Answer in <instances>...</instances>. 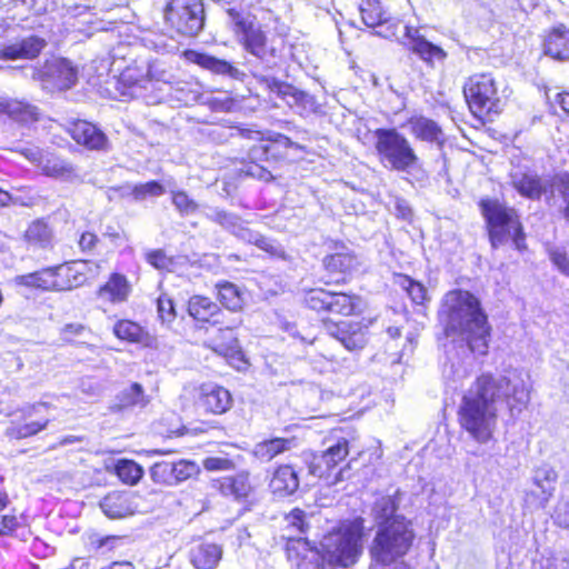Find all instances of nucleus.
I'll use <instances>...</instances> for the list:
<instances>
[{
  "instance_id": "obj_1",
  "label": "nucleus",
  "mask_w": 569,
  "mask_h": 569,
  "mask_svg": "<svg viewBox=\"0 0 569 569\" xmlns=\"http://www.w3.org/2000/svg\"><path fill=\"white\" fill-rule=\"evenodd\" d=\"M506 401L511 416L519 415L530 401L529 389L520 373L509 377L481 375L465 393L459 422L473 440L488 442L497 426L498 405Z\"/></svg>"
},
{
  "instance_id": "obj_2",
  "label": "nucleus",
  "mask_w": 569,
  "mask_h": 569,
  "mask_svg": "<svg viewBox=\"0 0 569 569\" xmlns=\"http://www.w3.org/2000/svg\"><path fill=\"white\" fill-rule=\"evenodd\" d=\"M440 315L448 337L457 335L472 353L487 355L491 328L476 296L461 289L447 292Z\"/></svg>"
},
{
  "instance_id": "obj_3",
  "label": "nucleus",
  "mask_w": 569,
  "mask_h": 569,
  "mask_svg": "<svg viewBox=\"0 0 569 569\" xmlns=\"http://www.w3.org/2000/svg\"><path fill=\"white\" fill-rule=\"evenodd\" d=\"M415 539L412 523L405 517L378 525L369 548L371 561H405Z\"/></svg>"
},
{
  "instance_id": "obj_4",
  "label": "nucleus",
  "mask_w": 569,
  "mask_h": 569,
  "mask_svg": "<svg viewBox=\"0 0 569 569\" xmlns=\"http://www.w3.org/2000/svg\"><path fill=\"white\" fill-rule=\"evenodd\" d=\"M362 530L360 521H346L323 537L320 548L329 568H348L357 562L361 553Z\"/></svg>"
},
{
  "instance_id": "obj_5",
  "label": "nucleus",
  "mask_w": 569,
  "mask_h": 569,
  "mask_svg": "<svg viewBox=\"0 0 569 569\" xmlns=\"http://www.w3.org/2000/svg\"><path fill=\"white\" fill-rule=\"evenodd\" d=\"M480 206L487 220L492 248H498L510 240L517 250L526 248L522 226L513 208L497 200H482Z\"/></svg>"
},
{
  "instance_id": "obj_6",
  "label": "nucleus",
  "mask_w": 569,
  "mask_h": 569,
  "mask_svg": "<svg viewBox=\"0 0 569 569\" xmlns=\"http://www.w3.org/2000/svg\"><path fill=\"white\" fill-rule=\"evenodd\" d=\"M376 150L383 167L408 171L418 162V156L408 139L396 129H377L375 131Z\"/></svg>"
},
{
  "instance_id": "obj_7",
  "label": "nucleus",
  "mask_w": 569,
  "mask_h": 569,
  "mask_svg": "<svg viewBox=\"0 0 569 569\" xmlns=\"http://www.w3.org/2000/svg\"><path fill=\"white\" fill-rule=\"evenodd\" d=\"M463 94L470 111L478 118L498 113L501 109L496 82L488 73L471 76L463 86Z\"/></svg>"
},
{
  "instance_id": "obj_8",
  "label": "nucleus",
  "mask_w": 569,
  "mask_h": 569,
  "mask_svg": "<svg viewBox=\"0 0 569 569\" xmlns=\"http://www.w3.org/2000/svg\"><path fill=\"white\" fill-rule=\"evenodd\" d=\"M352 440L351 433L345 435L342 430H333L323 441L326 449L313 457L311 473L329 479L330 473L347 458Z\"/></svg>"
},
{
  "instance_id": "obj_9",
  "label": "nucleus",
  "mask_w": 569,
  "mask_h": 569,
  "mask_svg": "<svg viewBox=\"0 0 569 569\" xmlns=\"http://www.w3.org/2000/svg\"><path fill=\"white\" fill-rule=\"evenodd\" d=\"M305 302L317 311H328L335 315L351 316L360 312L362 301L357 296L342 292H331L325 289H311L306 293Z\"/></svg>"
},
{
  "instance_id": "obj_10",
  "label": "nucleus",
  "mask_w": 569,
  "mask_h": 569,
  "mask_svg": "<svg viewBox=\"0 0 569 569\" xmlns=\"http://www.w3.org/2000/svg\"><path fill=\"white\" fill-rule=\"evenodd\" d=\"M166 18L180 33L196 36L203 27V4L200 0H173L167 6Z\"/></svg>"
},
{
  "instance_id": "obj_11",
  "label": "nucleus",
  "mask_w": 569,
  "mask_h": 569,
  "mask_svg": "<svg viewBox=\"0 0 569 569\" xmlns=\"http://www.w3.org/2000/svg\"><path fill=\"white\" fill-rule=\"evenodd\" d=\"M233 31L247 51L257 57L267 68L277 64L274 49L267 48V39L260 28L237 16Z\"/></svg>"
},
{
  "instance_id": "obj_12",
  "label": "nucleus",
  "mask_w": 569,
  "mask_h": 569,
  "mask_svg": "<svg viewBox=\"0 0 569 569\" xmlns=\"http://www.w3.org/2000/svg\"><path fill=\"white\" fill-rule=\"evenodd\" d=\"M198 471V466L188 460L159 461L150 468V477L156 483L174 486L191 478Z\"/></svg>"
},
{
  "instance_id": "obj_13",
  "label": "nucleus",
  "mask_w": 569,
  "mask_h": 569,
  "mask_svg": "<svg viewBox=\"0 0 569 569\" xmlns=\"http://www.w3.org/2000/svg\"><path fill=\"white\" fill-rule=\"evenodd\" d=\"M328 333L350 350L362 349L368 342V325L362 321H341L327 326Z\"/></svg>"
},
{
  "instance_id": "obj_14",
  "label": "nucleus",
  "mask_w": 569,
  "mask_h": 569,
  "mask_svg": "<svg viewBox=\"0 0 569 569\" xmlns=\"http://www.w3.org/2000/svg\"><path fill=\"white\" fill-rule=\"evenodd\" d=\"M196 405L204 412L221 415L231 408L232 397L226 388L207 383L199 387Z\"/></svg>"
},
{
  "instance_id": "obj_15",
  "label": "nucleus",
  "mask_w": 569,
  "mask_h": 569,
  "mask_svg": "<svg viewBox=\"0 0 569 569\" xmlns=\"http://www.w3.org/2000/svg\"><path fill=\"white\" fill-rule=\"evenodd\" d=\"M100 266L91 261H76L70 264L56 267L58 291L71 290L82 286L88 273L96 274Z\"/></svg>"
},
{
  "instance_id": "obj_16",
  "label": "nucleus",
  "mask_w": 569,
  "mask_h": 569,
  "mask_svg": "<svg viewBox=\"0 0 569 569\" xmlns=\"http://www.w3.org/2000/svg\"><path fill=\"white\" fill-rule=\"evenodd\" d=\"M288 557L296 560L297 569H333L329 568L321 548L311 547L300 538L288 547Z\"/></svg>"
},
{
  "instance_id": "obj_17",
  "label": "nucleus",
  "mask_w": 569,
  "mask_h": 569,
  "mask_svg": "<svg viewBox=\"0 0 569 569\" xmlns=\"http://www.w3.org/2000/svg\"><path fill=\"white\" fill-rule=\"evenodd\" d=\"M42 81L47 88L67 90L76 83L77 71L70 61L53 59L46 63Z\"/></svg>"
},
{
  "instance_id": "obj_18",
  "label": "nucleus",
  "mask_w": 569,
  "mask_h": 569,
  "mask_svg": "<svg viewBox=\"0 0 569 569\" xmlns=\"http://www.w3.org/2000/svg\"><path fill=\"white\" fill-rule=\"evenodd\" d=\"M121 79L129 82L132 88H148V84L164 83L170 84L174 80V74L164 62L153 61L148 66L147 74L143 78L136 76V70L128 68L122 74Z\"/></svg>"
},
{
  "instance_id": "obj_19",
  "label": "nucleus",
  "mask_w": 569,
  "mask_h": 569,
  "mask_svg": "<svg viewBox=\"0 0 569 569\" xmlns=\"http://www.w3.org/2000/svg\"><path fill=\"white\" fill-rule=\"evenodd\" d=\"M183 57L187 61L196 63L216 74L228 76L232 79H241L243 76V73L230 62L203 52L186 50Z\"/></svg>"
},
{
  "instance_id": "obj_20",
  "label": "nucleus",
  "mask_w": 569,
  "mask_h": 569,
  "mask_svg": "<svg viewBox=\"0 0 569 569\" xmlns=\"http://www.w3.org/2000/svg\"><path fill=\"white\" fill-rule=\"evenodd\" d=\"M405 37L407 39L406 46L408 49L418 54L422 60L431 62L435 59H445V51L440 47L427 41L425 37L420 34L419 29L406 26Z\"/></svg>"
},
{
  "instance_id": "obj_21",
  "label": "nucleus",
  "mask_w": 569,
  "mask_h": 569,
  "mask_svg": "<svg viewBox=\"0 0 569 569\" xmlns=\"http://www.w3.org/2000/svg\"><path fill=\"white\" fill-rule=\"evenodd\" d=\"M71 137L79 143L89 149H103L107 144V137L94 124L77 120L69 128Z\"/></svg>"
},
{
  "instance_id": "obj_22",
  "label": "nucleus",
  "mask_w": 569,
  "mask_h": 569,
  "mask_svg": "<svg viewBox=\"0 0 569 569\" xmlns=\"http://www.w3.org/2000/svg\"><path fill=\"white\" fill-rule=\"evenodd\" d=\"M543 49L555 60H569V29L562 23L552 27L545 39Z\"/></svg>"
},
{
  "instance_id": "obj_23",
  "label": "nucleus",
  "mask_w": 569,
  "mask_h": 569,
  "mask_svg": "<svg viewBox=\"0 0 569 569\" xmlns=\"http://www.w3.org/2000/svg\"><path fill=\"white\" fill-rule=\"evenodd\" d=\"M218 489L223 496L232 497L238 501L247 500L253 492V486L247 471L220 479L218 481Z\"/></svg>"
},
{
  "instance_id": "obj_24",
  "label": "nucleus",
  "mask_w": 569,
  "mask_h": 569,
  "mask_svg": "<svg viewBox=\"0 0 569 569\" xmlns=\"http://www.w3.org/2000/svg\"><path fill=\"white\" fill-rule=\"evenodd\" d=\"M269 487L279 497L295 493L299 488V477L290 465L279 466L272 473Z\"/></svg>"
},
{
  "instance_id": "obj_25",
  "label": "nucleus",
  "mask_w": 569,
  "mask_h": 569,
  "mask_svg": "<svg viewBox=\"0 0 569 569\" xmlns=\"http://www.w3.org/2000/svg\"><path fill=\"white\" fill-rule=\"evenodd\" d=\"M513 188L523 197L529 199H538L542 193V184L539 177L520 168L513 169L510 173Z\"/></svg>"
},
{
  "instance_id": "obj_26",
  "label": "nucleus",
  "mask_w": 569,
  "mask_h": 569,
  "mask_svg": "<svg viewBox=\"0 0 569 569\" xmlns=\"http://www.w3.org/2000/svg\"><path fill=\"white\" fill-rule=\"evenodd\" d=\"M222 547L217 543L202 542L190 551V561L197 569H214L222 558Z\"/></svg>"
},
{
  "instance_id": "obj_27",
  "label": "nucleus",
  "mask_w": 569,
  "mask_h": 569,
  "mask_svg": "<svg viewBox=\"0 0 569 569\" xmlns=\"http://www.w3.org/2000/svg\"><path fill=\"white\" fill-rule=\"evenodd\" d=\"M103 513L111 519L124 518L133 513L130 497L127 493L113 491L100 502Z\"/></svg>"
},
{
  "instance_id": "obj_28",
  "label": "nucleus",
  "mask_w": 569,
  "mask_h": 569,
  "mask_svg": "<svg viewBox=\"0 0 569 569\" xmlns=\"http://www.w3.org/2000/svg\"><path fill=\"white\" fill-rule=\"evenodd\" d=\"M13 282L17 286L28 288L58 291L54 268H47L32 273L17 276L14 277Z\"/></svg>"
},
{
  "instance_id": "obj_29",
  "label": "nucleus",
  "mask_w": 569,
  "mask_h": 569,
  "mask_svg": "<svg viewBox=\"0 0 569 569\" xmlns=\"http://www.w3.org/2000/svg\"><path fill=\"white\" fill-rule=\"evenodd\" d=\"M130 290L126 277L113 273L106 284L98 290V297L104 301L120 303L128 299Z\"/></svg>"
},
{
  "instance_id": "obj_30",
  "label": "nucleus",
  "mask_w": 569,
  "mask_h": 569,
  "mask_svg": "<svg viewBox=\"0 0 569 569\" xmlns=\"http://www.w3.org/2000/svg\"><path fill=\"white\" fill-rule=\"evenodd\" d=\"M0 112L19 122H33L38 119L37 107L17 99H0Z\"/></svg>"
},
{
  "instance_id": "obj_31",
  "label": "nucleus",
  "mask_w": 569,
  "mask_h": 569,
  "mask_svg": "<svg viewBox=\"0 0 569 569\" xmlns=\"http://www.w3.org/2000/svg\"><path fill=\"white\" fill-rule=\"evenodd\" d=\"M149 402L150 397L144 393L143 387L138 382H133L118 393L114 408L117 410L144 408Z\"/></svg>"
},
{
  "instance_id": "obj_32",
  "label": "nucleus",
  "mask_w": 569,
  "mask_h": 569,
  "mask_svg": "<svg viewBox=\"0 0 569 569\" xmlns=\"http://www.w3.org/2000/svg\"><path fill=\"white\" fill-rule=\"evenodd\" d=\"M410 133L419 140L437 142L442 136L440 127L431 119L412 117L408 121Z\"/></svg>"
},
{
  "instance_id": "obj_33",
  "label": "nucleus",
  "mask_w": 569,
  "mask_h": 569,
  "mask_svg": "<svg viewBox=\"0 0 569 569\" xmlns=\"http://www.w3.org/2000/svg\"><path fill=\"white\" fill-rule=\"evenodd\" d=\"M232 234H234L236 237L243 241L254 243L258 248L270 253L271 256L282 258L284 257V251L280 244L253 232L244 224L243 221L240 223L239 229L237 228V230Z\"/></svg>"
},
{
  "instance_id": "obj_34",
  "label": "nucleus",
  "mask_w": 569,
  "mask_h": 569,
  "mask_svg": "<svg viewBox=\"0 0 569 569\" xmlns=\"http://www.w3.org/2000/svg\"><path fill=\"white\" fill-rule=\"evenodd\" d=\"M292 439L273 438L258 442L252 450L253 456L261 461H270L274 457L291 449Z\"/></svg>"
},
{
  "instance_id": "obj_35",
  "label": "nucleus",
  "mask_w": 569,
  "mask_h": 569,
  "mask_svg": "<svg viewBox=\"0 0 569 569\" xmlns=\"http://www.w3.org/2000/svg\"><path fill=\"white\" fill-rule=\"evenodd\" d=\"M39 167L46 176L52 178L72 180L76 177L73 167L57 157H47L46 159H41Z\"/></svg>"
},
{
  "instance_id": "obj_36",
  "label": "nucleus",
  "mask_w": 569,
  "mask_h": 569,
  "mask_svg": "<svg viewBox=\"0 0 569 569\" xmlns=\"http://www.w3.org/2000/svg\"><path fill=\"white\" fill-rule=\"evenodd\" d=\"M188 312L199 321H210L219 313V307L207 297L193 296L189 299Z\"/></svg>"
},
{
  "instance_id": "obj_37",
  "label": "nucleus",
  "mask_w": 569,
  "mask_h": 569,
  "mask_svg": "<svg viewBox=\"0 0 569 569\" xmlns=\"http://www.w3.org/2000/svg\"><path fill=\"white\" fill-rule=\"evenodd\" d=\"M218 298L220 302L229 310L239 311L244 303L243 291L231 282L218 283Z\"/></svg>"
},
{
  "instance_id": "obj_38",
  "label": "nucleus",
  "mask_w": 569,
  "mask_h": 569,
  "mask_svg": "<svg viewBox=\"0 0 569 569\" xmlns=\"http://www.w3.org/2000/svg\"><path fill=\"white\" fill-rule=\"evenodd\" d=\"M359 10L363 23L369 28L381 26L388 21L386 12L377 0H361Z\"/></svg>"
},
{
  "instance_id": "obj_39",
  "label": "nucleus",
  "mask_w": 569,
  "mask_h": 569,
  "mask_svg": "<svg viewBox=\"0 0 569 569\" xmlns=\"http://www.w3.org/2000/svg\"><path fill=\"white\" fill-rule=\"evenodd\" d=\"M113 333L117 338L129 342H146L148 339L143 328L130 320H119L113 326Z\"/></svg>"
},
{
  "instance_id": "obj_40",
  "label": "nucleus",
  "mask_w": 569,
  "mask_h": 569,
  "mask_svg": "<svg viewBox=\"0 0 569 569\" xmlns=\"http://www.w3.org/2000/svg\"><path fill=\"white\" fill-rule=\"evenodd\" d=\"M398 508L396 496H385L375 502L372 513L378 525L392 521L397 516L395 512Z\"/></svg>"
},
{
  "instance_id": "obj_41",
  "label": "nucleus",
  "mask_w": 569,
  "mask_h": 569,
  "mask_svg": "<svg viewBox=\"0 0 569 569\" xmlns=\"http://www.w3.org/2000/svg\"><path fill=\"white\" fill-rule=\"evenodd\" d=\"M356 264V258L349 252H337L326 256L323 266L331 273H346Z\"/></svg>"
},
{
  "instance_id": "obj_42",
  "label": "nucleus",
  "mask_w": 569,
  "mask_h": 569,
  "mask_svg": "<svg viewBox=\"0 0 569 569\" xmlns=\"http://www.w3.org/2000/svg\"><path fill=\"white\" fill-rule=\"evenodd\" d=\"M116 475L127 485H136L143 475V469L133 460L122 459L114 466Z\"/></svg>"
},
{
  "instance_id": "obj_43",
  "label": "nucleus",
  "mask_w": 569,
  "mask_h": 569,
  "mask_svg": "<svg viewBox=\"0 0 569 569\" xmlns=\"http://www.w3.org/2000/svg\"><path fill=\"white\" fill-rule=\"evenodd\" d=\"M206 217L210 221L220 224L223 229L230 231L231 233H233L237 228L239 229V226L242 222L241 218L237 214L219 208H211L208 212H206Z\"/></svg>"
},
{
  "instance_id": "obj_44",
  "label": "nucleus",
  "mask_w": 569,
  "mask_h": 569,
  "mask_svg": "<svg viewBox=\"0 0 569 569\" xmlns=\"http://www.w3.org/2000/svg\"><path fill=\"white\" fill-rule=\"evenodd\" d=\"M52 230L43 220L33 221L26 231V238L30 243L46 246L50 242Z\"/></svg>"
},
{
  "instance_id": "obj_45",
  "label": "nucleus",
  "mask_w": 569,
  "mask_h": 569,
  "mask_svg": "<svg viewBox=\"0 0 569 569\" xmlns=\"http://www.w3.org/2000/svg\"><path fill=\"white\" fill-rule=\"evenodd\" d=\"M557 480V473L556 471L547 466L543 465L539 467L535 471L533 481L542 490L543 493H547L548 496L551 495L553 490V483Z\"/></svg>"
},
{
  "instance_id": "obj_46",
  "label": "nucleus",
  "mask_w": 569,
  "mask_h": 569,
  "mask_svg": "<svg viewBox=\"0 0 569 569\" xmlns=\"http://www.w3.org/2000/svg\"><path fill=\"white\" fill-rule=\"evenodd\" d=\"M171 198L174 208L182 216L192 214L199 208L198 203L193 199H191L184 191L173 190L171 191Z\"/></svg>"
},
{
  "instance_id": "obj_47",
  "label": "nucleus",
  "mask_w": 569,
  "mask_h": 569,
  "mask_svg": "<svg viewBox=\"0 0 569 569\" xmlns=\"http://www.w3.org/2000/svg\"><path fill=\"white\" fill-rule=\"evenodd\" d=\"M399 283L415 303L421 305L427 299V289L421 283L413 281L409 277H401Z\"/></svg>"
},
{
  "instance_id": "obj_48",
  "label": "nucleus",
  "mask_w": 569,
  "mask_h": 569,
  "mask_svg": "<svg viewBox=\"0 0 569 569\" xmlns=\"http://www.w3.org/2000/svg\"><path fill=\"white\" fill-rule=\"evenodd\" d=\"M163 193V186L157 181H149L146 183L137 184L132 189V194L136 200H144L147 197H159Z\"/></svg>"
},
{
  "instance_id": "obj_49",
  "label": "nucleus",
  "mask_w": 569,
  "mask_h": 569,
  "mask_svg": "<svg viewBox=\"0 0 569 569\" xmlns=\"http://www.w3.org/2000/svg\"><path fill=\"white\" fill-rule=\"evenodd\" d=\"M158 316L162 323H171L176 319L172 299L168 295H160L157 299Z\"/></svg>"
},
{
  "instance_id": "obj_50",
  "label": "nucleus",
  "mask_w": 569,
  "mask_h": 569,
  "mask_svg": "<svg viewBox=\"0 0 569 569\" xmlns=\"http://www.w3.org/2000/svg\"><path fill=\"white\" fill-rule=\"evenodd\" d=\"M244 133H247L248 137L252 140L261 141V133L259 131L244 130V131H242V134H244ZM267 153H268V146L262 142H259L258 144H253L250 148L248 157L252 161H258V160L264 159L267 157Z\"/></svg>"
},
{
  "instance_id": "obj_51",
  "label": "nucleus",
  "mask_w": 569,
  "mask_h": 569,
  "mask_svg": "<svg viewBox=\"0 0 569 569\" xmlns=\"http://www.w3.org/2000/svg\"><path fill=\"white\" fill-rule=\"evenodd\" d=\"M146 260L158 270H169L172 266V259L161 249L148 251Z\"/></svg>"
},
{
  "instance_id": "obj_52",
  "label": "nucleus",
  "mask_w": 569,
  "mask_h": 569,
  "mask_svg": "<svg viewBox=\"0 0 569 569\" xmlns=\"http://www.w3.org/2000/svg\"><path fill=\"white\" fill-rule=\"evenodd\" d=\"M287 527L292 528L298 533L305 532L308 523L306 521V513L301 509H293L290 513H288L284 518Z\"/></svg>"
},
{
  "instance_id": "obj_53",
  "label": "nucleus",
  "mask_w": 569,
  "mask_h": 569,
  "mask_svg": "<svg viewBox=\"0 0 569 569\" xmlns=\"http://www.w3.org/2000/svg\"><path fill=\"white\" fill-rule=\"evenodd\" d=\"M555 188L562 198L563 214L569 222V174L560 176L556 181Z\"/></svg>"
},
{
  "instance_id": "obj_54",
  "label": "nucleus",
  "mask_w": 569,
  "mask_h": 569,
  "mask_svg": "<svg viewBox=\"0 0 569 569\" xmlns=\"http://www.w3.org/2000/svg\"><path fill=\"white\" fill-rule=\"evenodd\" d=\"M220 333H221V336L223 338H226L228 340V342L226 345L217 343L216 350L221 352V353H224V355L237 352L238 349H239V343H238L237 338L232 333L231 327H227L226 329H221Z\"/></svg>"
},
{
  "instance_id": "obj_55",
  "label": "nucleus",
  "mask_w": 569,
  "mask_h": 569,
  "mask_svg": "<svg viewBox=\"0 0 569 569\" xmlns=\"http://www.w3.org/2000/svg\"><path fill=\"white\" fill-rule=\"evenodd\" d=\"M202 465L209 471H223L233 468V462L224 457H208L203 460Z\"/></svg>"
},
{
  "instance_id": "obj_56",
  "label": "nucleus",
  "mask_w": 569,
  "mask_h": 569,
  "mask_svg": "<svg viewBox=\"0 0 569 569\" xmlns=\"http://www.w3.org/2000/svg\"><path fill=\"white\" fill-rule=\"evenodd\" d=\"M261 81L266 84V87L274 92L279 97H286L291 94L293 88L284 82H281L274 78H261Z\"/></svg>"
},
{
  "instance_id": "obj_57",
  "label": "nucleus",
  "mask_w": 569,
  "mask_h": 569,
  "mask_svg": "<svg viewBox=\"0 0 569 569\" xmlns=\"http://www.w3.org/2000/svg\"><path fill=\"white\" fill-rule=\"evenodd\" d=\"M21 526L20 520L14 515H4L0 518V535L8 536Z\"/></svg>"
},
{
  "instance_id": "obj_58",
  "label": "nucleus",
  "mask_w": 569,
  "mask_h": 569,
  "mask_svg": "<svg viewBox=\"0 0 569 569\" xmlns=\"http://www.w3.org/2000/svg\"><path fill=\"white\" fill-rule=\"evenodd\" d=\"M68 11L74 18H81V17L88 16V19L84 18L83 20H81V22H83V23H89L92 26L97 23L96 20L93 19V17L96 14L91 12V8L88 6L76 4L73 7H70Z\"/></svg>"
},
{
  "instance_id": "obj_59",
  "label": "nucleus",
  "mask_w": 569,
  "mask_h": 569,
  "mask_svg": "<svg viewBox=\"0 0 569 569\" xmlns=\"http://www.w3.org/2000/svg\"><path fill=\"white\" fill-rule=\"evenodd\" d=\"M98 242L99 238L96 233L86 231L80 236L79 247L83 252H92L96 249Z\"/></svg>"
},
{
  "instance_id": "obj_60",
  "label": "nucleus",
  "mask_w": 569,
  "mask_h": 569,
  "mask_svg": "<svg viewBox=\"0 0 569 569\" xmlns=\"http://www.w3.org/2000/svg\"><path fill=\"white\" fill-rule=\"evenodd\" d=\"M48 422H49V420L46 419L43 421H34V422L26 423L24 426H22L19 429V435H20V437H30L32 435H36L39 431L43 430L47 427Z\"/></svg>"
},
{
  "instance_id": "obj_61",
  "label": "nucleus",
  "mask_w": 569,
  "mask_h": 569,
  "mask_svg": "<svg viewBox=\"0 0 569 569\" xmlns=\"http://www.w3.org/2000/svg\"><path fill=\"white\" fill-rule=\"evenodd\" d=\"M551 260L563 274L569 277V257L566 253L555 251L551 253Z\"/></svg>"
},
{
  "instance_id": "obj_62",
  "label": "nucleus",
  "mask_w": 569,
  "mask_h": 569,
  "mask_svg": "<svg viewBox=\"0 0 569 569\" xmlns=\"http://www.w3.org/2000/svg\"><path fill=\"white\" fill-rule=\"evenodd\" d=\"M369 569H409L406 561H371Z\"/></svg>"
},
{
  "instance_id": "obj_63",
  "label": "nucleus",
  "mask_w": 569,
  "mask_h": 569,
  "mask_svg": "<svg viewBox=\"0 0 569 569\" xmlns=\"http://www.w3.org/2000/svg\"><path fill=\"white\" fill-rule=\"evenodd\" d=\"M84 330V327L80 323H69L62 328V335L64 339H70L72 336H79Z\"/></svg>"
},
{
  "instance_id": "obj_64",
  "label": "nucleus",
  "mask_w": 569,
  "mask_h": 569,
  "mask_svg": "<svg viewBox=\"0 0 569 569\" xmlns=\"http://www.w3.org/2000/svg\"><path fill=\"white\" fill-rule=\"evenodd\" d=\"M49 0H29L28 8L37 14L48 11Z\"/></svg>"
}]
</instances>
